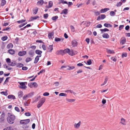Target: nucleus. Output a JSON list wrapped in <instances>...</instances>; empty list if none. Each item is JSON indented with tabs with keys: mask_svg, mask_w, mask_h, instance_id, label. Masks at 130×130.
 Returning a JSON list of instances; mask_svg holds the SVG:
<instances>
[{
	"mask_svg": "<svg viewBox=\"0 0 130 130\" xmlns=\"http://www.w3.org/2000/svg\"><path fill=\"white\" fill-rule=\"evenodd\" d=\"M67 95L66 93H61L59 95V96H66Z\"/></svg>",
	"mask_w": 130,
	"mask_h": 130,
	"instance_id": "nucleus-48",
	"label": "nucleus"
},
{
	"mask_svg": "<svg viewBox=\"0 0 130 130\" xmlns=\"http://www.w3.org/2000/svg\"><path fill=\"white\" fill-rule=\"evenodd\" d=\"M110 14L111 16H113L115 15V13L113 11H111L110 12Z\"/></svg>",
	"mask_w": 130,
	"mask_h": 130,
	"instance_id": "nucleus-44",
	"label": "nucleus"
},
{
	"mask_svg": "<svg viewBox=\"0 0 130 130\" xmlns=\"http://www.w3.org/2000/svg\"><path fill=\"white\" fill-rule=\"evenodd\" d=\"M108 80V78L107 77H105V80L104 82V83L103 84H102L101 85V86H103L105 85V84H106Z\"/></svg>",
	"mask_w": 130,
	"mask_h": 130,
	"instance_id": "nucleus-26",
	"label": "nucleus"
},
{
	"mask_svg": "<svg viewBox=\"0 0 130 130\" xmlns=\"http://www.w3.org/2000/svg\"><path fill=\"white\" fill-rule=\"evenodd\" d=\"M100 31L101 32H105L106 31H108L109 30V29L106 28H105L104 29H100Z\"/></svg>",
	"mask_w": 130,
	"mask_h": 130,
	"instance_id": "nucleus-34",
	"label": "nucleus"
},
{
	"mask_svg": "<svg viewBox=\"0 0 130 130\" xmlns=\"http://www.w3.org/2000/svg\"><path fill=\"white\" fill-rule=\"evenodd\" d=\"M78 45V43L75 40H74V47Z\"/></svg>",
	"mask_w": 130,
	"mask_h": 130,
	"instance_id": "nucleus-46",
	"label": "nucleus"
},
{
	"mask_svg": "<svg viewBox=\"0 0 130 130\" xmlns=\"http://www.w3.org/2000/svg\"><path fill=\"white\" fill-rule=\"evenodd\" d=\"M15 119V117L14 115L10 113H8L7 120L9 123L10 124L13 123Z\"/></svg>",
	"mask_w": 130,
	"mask_h": 130,
	"instance_id": "nucleus-2",
	"label": "nucleus"
},
{
	"mask_svg": "<svg viewBox=\"0 0 130 130\" xmlns=\"http://www.w3.org/2000/svg\"><path fill=\"white\" fill-rule=\"evenodd\" d=\"M92 63L91 60V59H89L87 61V63L86 64L88 65H90L92 64Z\"/></svg>",
	"mask_w": 130,
	"mask_h": 130,
	"instance_id": "nucleus-37",
	"label": "nucleus"
},
{
	"mask_svg": "<svg viewBox=\"0 0 130 130\" xmlns=\"http://www.w3.org/2000/svg\"><path fill=\"white\" fill-rule=\"evenodd\" d=\"M102 25L101 24H99L98 25L95 27H94L95 28H101L102 27Z\"/></svg>",
	"mask_w": 130,
	"mask_h": 130,
	"instance_id": "nucleus-47",
	"label": "nucleus"
},
{
	"mask_svg": "<svg viewBox=\"0 0 130 130\" xmlns=\"http://www.w3.org/2000/svg\"><path fill=\"white\" fill-rule=\"evenodd\" d=\"M0 93H1V94H3L4 95H5L6 96H7L8 95V94L7 92V91H6V92H4V91L1 92Z\"/></svg>",
	"mask_w": 130,
	"mask_h": 130,
	"instance_id": "nucleus-35",
	"label": "nucleus"
},
{
	"mask_svg": "<svg viewBox=\"0 0 130 130\" xmlns=\"http://www.w3.org/2000/svg\"><path fill=\"white\" fill-rule=\"evenodd\" d=\"M106 15H105L102 14L98 17L96 20L98 21H99L101 20H102L104 19Z\"/></svg>",
	"mask_w": 130,
	"mask_h": 130,
	"instance_id": "nucleus-6",
	"label": "nucleus"
},
{
	"mask_svg": "<svg viewBox=\"0 0 130 130\" xmlns=\"http://www.w3.org/2000/svg\"><path fill=\"white\" fill-rule=\"evenodd\" d=\"M68 53L69 55L72 56L73 55V52H71L70 50L68 48H66L64 50H62L57 51L56 52V54L57 55H64L65 54Z\"/></svg>",
	"mask_w": 130,
	"mask_h": 130,
	"instance_id": "nucleus-1",
	"label": "nucleus"
},
{
	"mask_svg": "<svg viewBox=\"0 0 130 130\" xmlns=\"http://www.w3.org/2000/svg\"><path fill=\"white\" fill-rule=\"evenodd\" d=\"M48 49L49 50L48 51L51 52L53 50V45H50L48 47Z\"/></svg>",
	"mask_w": 130,
	"mask_h": 130,
	"instance_id": "nucleus-20",
	"label": "nucleus"
},
{
	"mask_svg": "<svg viewBox=\"0 0 130 130\" xmlns=\"http://www.w3.org/2000/svg\"><path fill=\"white\" fill-rule=\"evenodd\" d=\"M96 16H98L100 14V13L99 11L97 12H94Z\"/></svg>",
	"mask_w": 130,
	"mask_h": 130,
	"instance_id": "nucleus-56",
	"label": "nucleus"
},
{
	"mask_svg": "<svg viewBox=\"0 0 130 130\" xmlns=\"http://www.w3.org/2000/svg\"><path fill=\"white\" fill-rule=\"evenodd\" d=\"M34 52L33 50H31L28 52V54L30 56L32 57L34 55Z\"/></svg>",
	"mask_w": 130,
	"mask_h": 130,
	"instance_id": "nucleus-15",
	"label": "nucleus"
},
{
	"mask_svg": "<svg viewBox=\"0 0 130 130\" xmlns=\"http://www.w3.org/2000/svg\"><path fill=\"white\" fill-rule=\"evenodd\" d=\"M15 109L18 112H20V110L19 109V108L17 107H15Z\"/></svg>",
	"mask_w": 130,
	"mask_h": 130,
	"instance_id": "nucleus-59",
	"label": "nucleus"
},
{
	"mask_svg": "<svg viewBox=\"0 0 130 130\" xmlns=\"http://www.w3.org/2000/svg\"><path fill=\"white\" fill-rule=\"evenodd\" d=\"M18 95L19 98H21L23 95V93L22 91H20L18 93Z\"/></svg>",
	"mask_w": 130,
	"mask_h": 130,
	"instance_id": "nucleus-12",
	"label": "nucleus"
},
{
	"mask_svg": "<svg viewBox=\"0 0 130 130\" xmlns=\"http://www.w3.org/2000/svg\"><path fill=\"white\" fill-rule=\"evenodd\" d=\"M23 64L21 63H19L17 65V67L18 68H20L22 67L23 66Z\"/></svg>",
	"mask_w": 130,
	"mask_h": 130,
	"instance_id": "nucleus-29",
	"label": "nucleus"
},
{
	"mask_svg": "<svg viewBox=\"0 0 130 130\" xmlns=\"http://www.w3.org/2000/svg\"><path fill=\"white\" fill-rule=\"evenodd\" d=\"M83 72V70L82 69H80L77 71V72H75V74L77 75V74L82 73Z\"/></svg>",
	"mask_w": 130,
	"mask_h": 130,
	"instance_id": "nucleus-40",
	"label": "nucleus"
},
{
	"mask_svg": "<svg viewBox=\"0 0 130 130\" xmlns=\"http://www.w3.org/2000/svg\"><path fill=\"white\" fill-rule=\"evenodd\" d=\"M28 69V68L26 67H22V70H26Z\"/></svg>",
	"mask_w": 130,
	"mask_h": 130,
	"instance_id": "nucleus-57",
	"label": "nucleus"
},
{
	"mask_svg": "<svg viewBox=\"0 0 130 130\" xmlns=\"http://www.w3.org/2000/svg\"><path fill=\"white\" fill-rule=\"evenodd\" d=\"M107 52L108 53H109L111 54H113L115 53V52L113 50H111L109 49H107Z\"/></svg>",
	"mask_w": 130,
	"mask_h": 130,
	"instance_id": "nucleus-23",
	"label": "nucleus"
},
{
	"mask_svg": "<svg viewBox=\"0 0 130 130\" xmlns=\"http://www.w3.org/2000/svg\"><path fill=\"white\" fill-rule=\"evenodd\" d=\"M26 54V52L25 51H20L18 53V55L20 56H23L25 55Z\"/></svg>",
	"mask_w": 130,
	"mask_h": 130,
	"instance_id": "nucleus-7",
	"label": "nucleus"
},
{
	"mask_svg": "<svg viewBox=\"0 0 130 130\" xmlns=\"http://www.w3.org/2000/svg\"><path fill=\"white\" fill-rule=\"evenodd\" d=\"M31 85L35 87H37V83L35 82L31 83Z\"/></svg>",
	"mask_w": 130,
	"mask_h": 130,
	"instance_id": "nucleus-43",
	"label": "nucleus"
},
{
	"mask_svg": "<svg viewBox=\"0 0 130 130\" xmlns=\"http://www.w3.org/2000/svg\"><path fill=\"white\" fill-rule=\"evenodd\" d=\"M34 94V92H32L28 94L27 95L28 96V98H29L32 97L33 95Z\"/></svg>",
	"mask_w": 130,
	"mask_h": 130,
	"instance_id": "nucleus-30",
	"label": "nucleus"
},
{
	"mask_svg": "<svg viewBox=\"0 0 130 130\" xmlns=\"http://www.w3.org/2000/svg\"><path fill=\"white\" fill-rule=\"evenodd\" d=\"M39 57H40L39 56H37L36 57L34 61V63L35 64H36L38 62L39 60Z\"/></svg>",
	"mask_w": 130,
	"mask_h": 130,
	"instance_id": "nucleus-18",
	"label": "nucleus"
},
{
	"mask_svg": "<svg viewBox=\"0 0 130 130\" xmlns=\"http://www.w3.org/2000/svg\"><path fill=\"white\" fill-rule=\"evenodd\" d=\"M48 16V14L47 13L45 14H44V18L45 19H47Z\"/></svg>",
	"mask_w": 130,
	"mask_h": 130,
	"instance_id": "nucleus-54",
	"label": "nucleus"
},
{
	"mask_svg": "<svg viewBox=\"0 0 130 130\" xmlns=\"http://www.w3.org/2000/svg\"><path fill=\"white\" fill-rule=\"evenodd\" d=\"M29 104V103L27 101L25 102L24 103L25 105L26 106H28Z\"/></svg>",
	"mask_w": 130,
	"mask_h": 130,
	"instance_id": "nucleus-63",
	"label": "nucleus"
},
{
	"mask_svg": "<svg viewBox=\"0 0 130 130\" xmlns=\"http://www.w3.org/2000/svg\"><path fill=\"white\" fill-rule=\"evenodd\" d=\"M25 115L27 116H29L31 115V114L29 112H26L25 114Z\"/></svg>",
	"mask_w": 130,
	"mask_h": 130,
	"instance_id": "nucleus-53",
	"label": "nucleus"
},
{
	"mask_svg": "<svg viewBox=\"0 0 130 130\" xmlns=\"http://www.w3.org/2000/svg\"><path fill=\"white\" fill-rule=\"evenodd\" d=\"M39 18V17L38 16H37L35 17H31V21H32L34 20H36L38 18Z\"/></svg>",
	"mask_w": 130,
	"mask_h": 130,
	"instance_id": "nucleus-31",
	"label": "nucleus"
},
{
	"mask_svg": "<svg viewBox=\"0 0 130 130\" xmlns=\"http://www.w3.org/2000/svg\"><path fill=\"white\" fill-rule=\"evenodd\" d=\"M35 53L38 55H39L38 56L39 57H41L42 56L41 54L42 53V52L40 51L39 50H36L35 51Z\"/></svg>",
	"mask_w": 130,
	"mask_h": 130,
	"instance_id": "nucleus-10",
	"label": "nucleus"
},
{
	"mask_svg": "<svg viewBox=\"0 0 130 130\" xmlns=\"http://www.w3.org/2000/svg\"><path fill=\"white\" fill-rule=\"evenodd\" d=\"M68 13V10L67 9H65L63 10L61 13V14H66Z\"/></svg>",
	"mask_w": 130,
	"mask_h": 130,
	"instance_id": "nucleus-19",
	"label": "nucleus"
},
{
	"mask_svg": "<svg viewBox=\"0 0 130 130\" xmlns=\"http://www.w3.org/2000/svg\"><path fill=\"white\" fill-rule=\"evenodd\" d=\"M104 26L105 27H111L112 26L110 24H107V23H105L104 24Z\"/></svg>",
	"mask_w": 130,
	"mask_h": 130,
	"instance_id": "nucleus-27",
	"label": "nucleus"
},
{
	"mask_svg": "<svg viewBox=\"0 0 130 130\" xmlns=\"http://www.w3.org/2000/svg\"><path fill=\"white\" fill-rule=\"evenodd\" d=\"M102 37L103 38L107 39L108 38L109 36L108 34L107 33H104L102 35Z\"/></svg>",
	"mask_w": 130,
	"mask_h": 130,
	"instance_id": "nucleus-17",
	"label": "nucleus"
},
{
	"mask_svg": "<svg viewBox=\"0 0 130 130\" xmlns=\"http://www.w3.org/2000/svg\"><path fill=\"white\" fill-rule=\"evenodd\" d=\"M20 86L19 87L20 88L23 90H25L27 88V86L25 85V83H26V82H19Z\"/></svg>",
	"mask_w": 130,
	"mask_h": 130,
	"instance_id": "nucleus-3",
	"label": "nucleus"
},
{
	"mask_svg": "<svg viewBox=\"0 0 130 130\" xmlns=\"http://www.w3.org/2000/svg\"><path fill=\"white\" fill-rule=\"evenodd\" d=\"M17 62L15 61H12L8 63V64L10 66H13L16 65Z\"/></svg>",
	"mask_w": 130,
	"mask_h": 130,
	"instance_id": "nucleus-9",
	"label": "nucleus"
},
{
	"mask_svg": "<svg viewBox=\"0 0 130 130\" xmlns=\"http://www.w3.org/2000/svg\"><path fill=\"white\" fill-rule=\"evenodd\" d=\"M106 102V100L104 99H103L102 100V103L103 104H105Z\"/></svg>",
	"mask_w": 130,
	"mask_h": 130,
	"instance_id": "nucleus-64",
	"label": "nucleus"
},
{
	"mask_svg": "<svg viewBox=\"0 0 130 130\" xmlns=\"http://www.w3.org/2000/svg\"><path fill=\"white\" fill-rule=\"evenodd\" d=\"M109 10V8H108L102 9L100 10V12L101 13H104Z\"/></svg>",
	"mask_w": 130,
	"mask_h": 130,
	"instance_id": "nucleus-14",
	"label": "nucleus"
},
{
	"mask_svg": "<svg viewBox=\"0 0 130 130\" xmlns=\"http://www.w3.org/2000/svg\"><path fill=\"white\" fill-rule=\"evenodd\" d=\"M58 18V17L57 16H55L52 17V19L53 20L56 21L57 19Z\"/></svg>",
	"mask_w": 130,
	"mask_h": 130,
	"instance_id": "nucleus-41",
	"label": "nucleus"
},
{
	"mask_svg": "<svg viewBox=\"0 0 130 130\" xmlns=\"http://www.w3.org/2000/svg\"><path fill=\"white\" fill-rule=\"evenodd\" d=\"M11 128H12V127L10 126H9L4 128L3 130H10Z\"/></svg>",
	"mask_w": 130,
	"mask_h": 130,
	"instance_id": "nucleus-52",
	"label": "nucleus"
},
{
	"mask_svg": "<svg viewBox=\"0 0 130 130\" xmlns=\"http://www.w3.org/2000/svg\"><path fill=\"white\" fill-rule=\"evenodd\" d=\"M49 93L47 92H45L43 94V95L44 96H48L49 95Z\"/></svg>",
	"mask_w": 130,
	"mask_h": 130,
	"instance_id": "nucleus-61",
	"label": "nucleus"
},
{
	"mask_svg": "<svg viewBox=\"0 0 130 130\" xmlns=\"http://www.w3.org/2000/svg\"><path fill=\"white\" fill-rule=\"evenodd\" d=\"M124 27V25H120L119 27V30H121Z\"/></svg>",
	"mask_w": 130,
	"mask_h": 130,
	"instance_id": "nucleus-50",
	"label": "nucleus"
},
{
	"mask_svg": "<svg viewBox=\"0 0 130 130\" xmlns=\"http://www.w3.org/2000/svg\"><path fill=\"white\" fill-rule=\"evenodd\" d=\"M30 121V120L29 119L22 120L20 121V124H26L28 123Z\"/></svg>",
	"mask_w": 130,
	"mask_h": 130,
	"instance_id": "nucleus-4",
	"label": "nucleus"
},
{
	"mask_svg": "<svg viewBox=\"0 0 130 130\" xmlns=\"http://www.w3.org/2000/svg\"><path fill=\"white\" fill-rule=\"evenodd\" d=\"M8 99H11L13 100L15 99V98L14 96L10 95H9L8 96Z\"/></svg>",
	"mask_w": 130,
	"mask_h": 130,
	"instance_id": "nucleus-22",
	"label": "nucleus"
},
{
	"mask_svg": "<svg viewBox=\"0 0 130 130\" xmlns=\"http://www.w3.org/2000/svg\"><path fill=\"white\" fill-rule=\"evenodd\" d=\"M121 122H120V123L123 125H125V124L124 123V122L125 121V120L124 119L122 118L121 119Z\"/></svg>",
	"mask_w": 130,
	"mask_h": 130,
	"instance_id": "nucleus-33",
	"label": "nucleus"
},
{
	"mask_svg": "<svg viewBox=\"0 0 130 130\" xmlns=\"http://www.w3.org/2000/svg\"><path fill=\"white\" fill-rule=\"evenodd\" d=\"M126 42V39L125 38L124 39L122 40L120 42V43L121 44H122V45H123Z\"/></svg>",
	"mask_w": 130,
	"mask_h": 130,
	"instance_id": "nucleus-32",
	"label": "nucleus"
},
{
	"mask_svg": "<svg viewBox=\"0 0 130 130\" xmlns=\"http://www.w3.org/2000/svg\"><path fill=\"white\" fill-rule=\"evenodd\" d=\"M42 47L44 50H46V47L45 45L44 44L42 45Z\"/></svg>",
	"mask_w": 130,
	"mask_h": 130,
	"instance_id": "nucleus-55",
	"label": "nucleus"
},
{
	"mask_svg": "<svg viewBox=\"0 0 130 130\" xmlns=\"http://www.w3.org/2000/svg\"><path fill=\"white\" fill-rule=\"evenodd\" d=\"M4 121V118L2 117H1L0 119V123H1L3 122Z\"/></svg>",
	"mask_w": 130,
	"mask_h": 130,
	"instance_id": "nucleus-58",
	"label": "nucleus"
},
{
	"mask_svg": "<svg viewBox=\"0 0 130 130\" xmlns=\"http://www.w3.org/2000/svg\"><path fill=\"white\" fill-rule=\"evenodd\" d=\"M53 3L52 1H49L48 2V5H46L45 7L47 9L50 8L53 6Z\"/></svg>",
	"mask_w": 130,
	"mask_h": 130,
	"instance_id": "nucleus-8",
	"label": "nucleus"
},
{
	"mask_svg": "<svg viewBox=\"0 0 130 130\" xmlns=\"http://www.w3.org/2000/svg\"><path fill=\"white\" fill-rule=\"evenodd\" d=\"M122 4V3L120 2L117 3L116 4V6L118 7H120L121 6Z\"/></svg>",
	"mask_w": 130,
	"mask_h": 130,
	"instance_id": "nucleus-49",
	"label": "nucleus"
},
{
	"mask_svg": "<svg viewBox=\"0 0 130 130\" xmlns=\"http://www.w3.org/2000/svg\"><path fill=\"white\" fill-rule=\"evenodd\" d=\"M10 78V77H7L6 78V79L4 83V85L6 84L8 82V80Z\"/></svg>",
	"mask_w": 130,
	"mask_h": 130,
	"instance_id": "nucleus-45",
	"label": "nucleus"
},
{
	"mask_svg": "<svg viewBox=\"0 0 130 130\" xmlns=\"http://www.w3.org/2000/svg\"><path fill=\"white\" fill-rule=\"evenodd\" d=\"M26 20H21L19 21H17V22L19 24L22 23L23 22H25Z\"/></svg>",
	"mask_w": 130,
	"mask_h": 130,
	"instance_id": "nucleus-42",
	"label": "nucleus"
},
{
	"mask_svg": "<svg viewBox=\"0 0 130 130\" xmlns=\"http://www.w3.org/2000/svg\"><path fill=\"white\" fill-rule=\"evenodd\" d=\"M7 38L8 37L7 36H5L2 38L1 40L3 41H5L6 40Z\"/></svg>",
	"mask_w": 130,
	"mask_h": 130,
	"instance_id": "nucleus-39",
	"label": "nucleus"
},
{
	"mask_svg": "<svg viewBox=\"0 0 130 130\" xmlns=\"http://www.w3.org/2000/svg\"><path fill=\"white\" fill-rule=\"evenodd\" d=\"M127 55V54L126 53H123L122 54L121 57L122 58H123L124 57H126Z\"/></svg>",
	"mask_w": 130,
	"mask_h": 130,
	"instance_id": "nucleus-38",
	"label": "nucleus"
},
{
	"mask_svg": "<svg viewBox=\"0 0 130 130\" xmlns=\"http://www.w3.org/2000/svg\"><path fill=\"white\" fill-rule=\"evenodd\" d=\"M32 59L30 57H27L25 60V61L26 62H29L31 61Z\"/></svg>",
	"mask_w": 130,
	"mask_h": 130,
	"instance_id": "nucleus-28",
	"label": "nucleus"
},
{
	"mask_svg": "<svg viewBox=\"0 0 130 130\" xmlns=\"http://www.w3.org/2000/svg\"><path fill=\"white\" fill-rule=\"evenodd\" d=\"M54 33L53 32H50L48 33V38L50 39H52V37L53 36Z\"/></svg>",
	"mask_w": 130,
	"mask_h": 130,
	"instance_id": "nucleus-13",
	"label": "nucleus"
},
{
	"mask_svg": "<svg viewBox=\"0 0 130 130\" xmlns=\"http://www.w3.org/2000/svg\"><path fill=\"white\" fill-rule=\"evenodd\" d=\"M6 1L5 0H2L1 6H4L6 4Z\"/></svg>",
	"mask_w": 130,
	"mask_h": 130,
	"instance_id": "nucleus-25",
	"label": "nucleus"
},
{
	"mask_svg": "<svg viewBox=\"0 0 130 130\" xmlns=\"http://www.w3.org/2000/svg\"><path fill=\"white\" fill-rule=\"evenodd\" d=\"M64 39V38H60L56 37L55 38V41L56 42H58L60 41H62Z\"/></svg>",
	"mask_w": 130,
	"mask_h": 130,
	"instance_id": "nucleus-16",
	"label": "nucleus"
},
{
	"mask_svg": "<svg viewBox=\"0 0 130 130\" xmlns=\"http://www.w3.org/2000/svg\"><path fill=\"white\" fill-rule=\"evenodd\" d=\"M28 98V96L27 95H25L23 96V100H25L26 99V98Z\"/></svg>",
	"mask_w": 130,
	"mask_h": 130,
	"instance_id": "nucleus-62",
	"label": "nucleus"
},
{
	"mask_svg": "<svg viewBox=\"0 0 130 130\" xmlns=\"http://www.w3.org/2000/svg\"><path fill=\"white\" fill-rule=\"evenodd\" d=\"M38 8H36L34 10V14H36L38 12Z\"/></svg>",
	"mask_w": 130,
	"mask_h": 130,
	"instance_id": "nucleus-36",
	"label": "nucleus"
},
{
	"mask_svg": "<svg viewBox=\"0 0 130 130\" xmlns=\"http://www.w3.org/2000/svg\"><path fill=\"white\" fill-rule=\"evenodd\" d=\"M8 52L10 54L13 55L15 53V51L11 49L9 50Z\"/></svg>",
	"mask_w": 130,
	"mask_h": 130,
	"instance_id": "nucleus-21",
	"label": "nucleus"
},
{
	"mask_svg": "<svg viewBox=\"0 0 130 130\" xmlns=\"http://www.w3.org/2000/svg\"><path fill=\"white\" fill-rule=\"evenodd\" d=\"M44 2L43 0H41L38 2L37 4L38 5H42L44 3Z\"/></svg>",
	"mask_w": 130,
	"mask_h": 130,
	"instance_id": "nucleus-24",
	"label": "nucleus"
},
{
	"mask_svg": "<svg viewBox=\"0 0 130 130\" xmlns=\"http://www.w3.org/2000/svg\"><path fill=\"white\" fill-rule=\"evenodd\" d=\"M45 99H41L40 101L39 102L38 104L37 105L38 108H40L44 103L45 101Z\"/></svg>",
	"mask_w": 130,
	"mask_h": 130,
	"instance_id": "nucleus-5",
	"label": "nucleus"
},
{
	"mask_svg": "<svg viewBox=\"0 0 130 130\" xmlns=\"http://www.w3.org/2000/svg\"><path fill=\"white\" fill-rule=\"evenodd\" d=\"M81 124V121H80L78 123H75L74 125V127L76 129H78L80 126Z\"/></svg>",
	"mask_w": 130,
	"mask_h": 130,
	"instance_id": "nucleus-11",
	"label": "nucleus"
},
{
	"mask_svg": "<svg viewBox=\"0 0 130 130\" xmlns=\"http://www.w3.org/2000/svg\"><path fill=\"white\" fill-rule=\"evenodd\" d=\"M61 3L63 4H68V3L66 1H64V0H61Z\"/></svg>",
	"mask_w": 130,
	"mask_h": 130,
	"instance_id": "nucleus-51",
	"label": "nucleus"
},
{
	"mask_svg": "<svg viewBox=\"0 0 130 130\" xmlns=\"http://www.w3.org/2000/svg\"><path fill=\"white\" fill-rule=\"evenodd\" d=\"M6 62L8 63V64L10 63L11 62V60L9 58H7L6 59Z\"/></svg>",
	"mask_w": 130,
	"mask_h": 130,
	"instance_id": "nucleus-60",
	"label": "nucleus"
}]
</instances>
